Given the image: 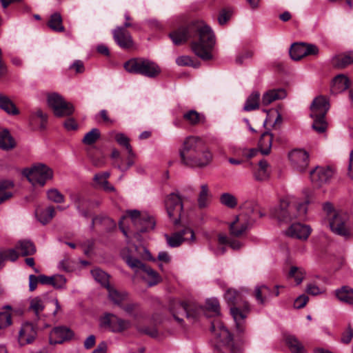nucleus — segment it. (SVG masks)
<instances>
[{"label":"nucleus","mask_w":353,"mask_h":353,"mask_svg":"<svg viewBox=\"0 0 353 353\" xmlns=\"http://www.w3.org/2000/svg\"><path fill=\"white\" fill-rule=\"evenodd\" d=\"M170 38L176 46L191 39V49L197 57L204 61L212 58L214 34L211 28L202 21H194L187 26L179 27L170 33Z\"/></svg>","instance_id":"f257e3e1"},{"label":"nucleus","mask_w":353,"mask_h":353,"mask_svg":"<svg viewBox=\"0 0 353 353\" xmlns=\"http://www.w3.org/2000/svg\"><path fill=\"white\" fill-rule=\"evenodd\" d=\"M179 156L182 164L192 168L205 167L213 158L204 139L197 136H189L184 139Z\"/></svg>","instance_id":"f03ea898"},{"label":"nucleus","mask_w":353,"mask_h":353,"mask_svg":"<svg viewBox=\"0 0 353 353\" xmlns=\"http://www.w3.org/2000/svg\"><path fill=\"white\" fill-rule=\"evenodd\" d=\"M308 201L298 203L294 199L281 201L279 207L271 211V215L279 222L288 223L294 219L303 218L307 212Z\"/></svg>","instance_id":"7ed1b4c3"},{"label":"nucleus","mask_w":353,"mask_h":353,"mask_svg":"<svg viewBox=\"0 0 353 353\" xmlns=\"http://www.w3.org/2000/svg\"><path fill=\"white\" fill-rule=\"evenodd\" d=\"M225 299L231 305L230 313L234 320L236 331L242 334L245 331V319L249 312L248 302L243 301L241 294L235 290L229 289L225 294Z\"/></svg>","instance_id":"20e7f679"},{"label":"nucleus","mask_w":353,"mask_h":353,"mask_svg":"<svg viewBox=\"0 0 353 353\" xmlns=\"http://www.w3.org/2000/svg\"><path fill=\"white\" fill-rule=\"evenodd\" d=\"M125 70L131 74H139L148 78H155L161 73L160 67L154 61L141 58H132L124 65Z\"/></svg>","instance_id":"39448f33"},{"label":"nucleus","mask_w":353,"mask_h":353,"mask_svg":"<svg viewBox=\"0 0 353 353\" xmlns=\"http://www.w3.org/2000/svg\"><path fill=\"white\" fill-rule=\"evenodd\" d=\"M126 214L127 215L123 216L119 222V228L126 237L128 236V231L123 225V221L127 218L130 219L138 233L146 232L154 228L155 222L153 218L146 213H141L137 210H128Z\"/></svg>","instance_id":"423d86ee"},{"label":"nucleus","mask_w":353,"mask_h":353,"mask_svg":"<svg viewBox=\"0 0 353 353\" xmlns=\"http://www.w3.org/2000/svg\"><path fill=\"white\" fill-rule=\"evenodd\" d=\"M201 310V308L192 301H174L170 305V312L179 323L183 322V316L195 319Z\"/></svg>","instance_id":"0eeeda50"},{"label":"nucleus","mask_w":353,"mask_h":353,"mask_svg":"<svg viewBox=\"0 0 353 353\" xmlns=\"http://www.w3.org/2000/svg\"><path fill=\"white\" fill-rule=\"evenodd\" d=\"M22 174L32 185L39 184L41 186L53 177L52 170L43 163H37L31 168H25Z\"/></svg>","instance_id":"6e6552de"},{"label":"nucleus","mask_w":353,"mask_h":353,"mask_svg":"<svg viewBox=\"0 0 353 353\" xmlns=\"http://www.w3.org/2000/svg\"><path fill=\"white\" fill-rule=\"evenodd\" d=\"M256 219L248 213H241L230 223V234L235 238L241 237L252 227Z\"/></svg>","instance_id":"1a4fd4ad"},{"label":"nucleus","mask_w":353,"mask_h":353,"mask_svg":"<svg viewBox=\"0 0 353 353\" xmlns=\"http://www.w3.org/2000/svg\"><path fill=\"white\" fill-rule=\"evenodd\" d=\"M166 211L174 225L180 223L181 214L183 208L182 199L178 193L168 194L165 200Z\"/></svg>","instance_id":"9d476101"},{"label":"nucleus","mask_w":353,"mask_h":353,"mask_svg":"<svg viewBox=\"0 0 353 353\" xmlns=\"http://www.w3.org/2000/svg\"><path fill=\"white\" fill-rule=\"evenodd\" d=\"M48 103L52 108L57 117H67L74 112L72 103L66 102L63 98L57 93H52L48 97Z\"/></svg>","instance_id":"9b49d317"},{"label":"nucleus","mask_w":353,"mask_h":353,"mask_svg":"<svg viewBox=\"0 0 353 353\" xmlns=\"http://www.w3.org/2000/svg\"><path fill=\"white\" fill-rule=\"evenodd\" d=\"M125 261L127 264L137 272H143L145 273L150 279L148 281V285L150 286L157 285L160 282L161 278L159 274L150 267L145 265L140 260L131 256H127L125 257Z\"/></svg>","instance_id":"f8f14e48"},{"label":"nucleus","mask_w":353,"mask_h":353,"mask_svg":"<svg viewBox=\"0 0 353 353\" xmlns=\"http://www.w3.org/2000/svg\"><path fill=\"white\" fill-rule=\"evenodd\" d=\"M102 327L108 328L112 332H121L130 327V322L122 319L113 314H106L100 319Z\"/></svg>","instance_id":"ddd939ff"},{"label":"nucleus","mask_w":353,"mask_h":353,"mask_svg":"<svg viewBox=\"0 0 353 353\" xmlns=\"http://www.w3.org/2000/svg\"><path fill=\"white\" fill-rule=\"evenodd\" d=\"M288 158L291 166L297 172H305L309 165L310 156L305 150L294 149L289 152Z\"/></svg>","instance_id":"4468645a"},{"label":"nucleus","mask_w":353,"mask_h":353,"mask_svg":"<svg viewBox=\"0 0 353 353\" xmlns=\"http://www.w3.org/2000/svg\"><path fill=\"white\" fill-rule=\"evenodd\" d=\"M165 238L168 245L171 248L179 247L183 241L194 242L195 241L194 232L190 228H185L172 235L165 234Z\"/></svg>","instance_id":"2eb2a0df"},{"label":"nucleus","mask_w":353,"mask_h":353,"mask_svg":"<svg viewBox=\"0 0 353 353\" xmlns=\"http://www.w3.org/2000/svg\"><path fill=\"white\" fill-rule=\"evenodd\" d=\"M74 332L65 326H59L52 329L49 335V343L51 345L61 344L71 340Z\"/></svg>","instance_id":"dca6fc26"},{"label":"nucleus","mask_w":353,"mask_h":353,"mask_svg":"<svg viewBox=\"0 0 353 353\" xmlns=\"http://www.w3.org/2000/svg\"><path fill=\"white\" fill-rule=\"evenodd\" d=\"M37 336V332L31 323H23L19 332L18 343L20 346H25L34 342Z\"/></svg>","instance_id":"f3484780"},{"label":"nucleus","mask_w":353,"mask_h":353,"mask_svg":"<svg viewBox=\"0 0 353 353\" xmlns=\"http://www.w3.org/2000/svg\"><path fill=\"white\" fill-rule=\"evenodd\" d=\"M331 230L340 236H347L350 235V229L347 225V217L341 214H334L329 221Z\"/></svg>","instance_id":"a211bd4d"},{"label":"nucleus","mask_w":353,"mask_h":353,"mask_svg":"<svg viewBox=\"0 0 353 353\" xmlns=\"http://www.w3.org/2000/svg\"><path fill=\"white\" fill-rule=\"evenodd\" d=\"M330 107L327 98L320 95L314 99L310 105V117H325Z\"/></svg>","instance_id":"6ab92c4d"},{"label":"nucleus","mask_w":353,"mask_h":353,"mask_svg":"<svg viewBox=\"0 0 353 353\" xmlns=\"http://www.w3.org/2000/svg\"><path fill=\"white\" fill-rule=\"evenodd\" d=\"M333 173V170L330 167H316L310 172V179L315 185L321 186L329 181Z\"/></svg>","instance_id":"aec40b11"},{"label":"nucleus","mask_w":353,"mask_h":353,"mask_svg":"<svg viewBox=\"0 0 353 353\" xmlns=\"http://www.w3.org/2000/svg\"><path fill=\"white\" fill-rule=\"evenodd\" d=\"M113 38L116 43L123 49H128L133 46V40L130 33L121 27H117L112 31Z\"/></svg>","instance_id":"412c9836"},{"label":"nucleus","mask_w":353,"mask_h":353,"mask_svg":"<svg viewBox=\"0 0 353 353\" xmlns=\"http://www.w3.org/2000/svg\"><path fill=\"white\" fill-rule=\"evenodd\" d=\"M211 332L219 342L224 345H230L232 343L233 337L229 330L221 323H212L211 326Z\"/></svg>","instance_id":"4be33fe9"},{"label":"nucleus","mask_w":353,"mask_h":353,"mask_svg":"<svg viewBox=\"0 0 353 353\" xmlns=\"http://www.w3.org/2000/svg\"><path fill=\"white\" fill-rule=\"evenodd\" d=\"M310 232L311 229L308 225L299 223L292 224L286 231L289 236L303 240L307 239Z\"/></svg>","instance_id":"5701e85b"},{"label":"nucleus","mask_w":353,"mask_h":353,"mask_svg":"<svg viewBox=\"0 0 353 353\" xmlns=\"http://www.w3.org/2000/svg\"><path fill=\"white\" fill-rule=\"evenodd\" d=\"M349 79L344 74L336 75L332 80L331 84V92L333 94L341 93L350 87Z\"/></svg>","instance_id":"b1692460"},{"label":"nucleus","mask_w":353,"mask_h":353,"mask_svg":"<svg viewBox=\"0 0 353 353\" xmlns=\"http://www.w3.org/2000/svg\"><path fill=\"white\" fill-rule=\"evenodd\" d=\"M286 97V92L283 89L270 90L265 92L262 97V104L268 105L273 101L283 99Z\"/></svg>","instance_id":"393cba45"},{"label":"nucleus","mask_w":353,"mask_h":353,"mask_svg":"<svg viewBox=\"0 0 353 353\" xmlns=\"http://www.w3.org/2000/svg\"><path fill=\"white\" fill-rule=\"evenodd\" d=\"M183 120L190 125H198L205 121V117L203 114L194 110H190L183 113Z\"/></svg>","instance_id":"a878e982"},{"label":"nucleus","mask_w":353,"mask_h":353,"mask_svg":"<svg viewBox=\"0 0 353 353\" xmlns=\"http://www.w3.org/2000/svg\"><path fill=\"white\" fill-rule=\"evenodd\" d=\"M16 146L13 137L7 129H0V148L8 151Z\"/></svg>","instance_id":"bb28decb"},{"label":"nucleus","mask_w":353,"mask_h":353,"mask_svg":"<svg viewBox=\"0 0 353 353\" xmlns=\"http://www.w3.org/2000/svg\"><path fill=\"white\" fill-rule=\"evenodd\" d=\"M217 241L219 245H228L234 250H240L243 244L234 236H228L225 234L219 233L217 236Z\"/></svg>","instance_id":"cd10ccee"},{"label":"nucleus","mask_w":353,"mask_h":353,"mask_svg":"<svg viewBox=\"0 0 353 353\" xmlns=\"http://www.w3.org/2000/svg\"><path fill=\"white\" fill-rule=\"evenodd\" d=\"M271 289L265 285H257L254 288V296L259 304L264 305L272 296Z\"/></svg>","instance_id":"c85d7f7f"},{"label":"nucleus","mask_w":353,"mask_h":353,"mask_svg":"<svg viewBox=\"0 0 353 353\" xmlns=\"http://www.w3.org/2000/svg\"><path fill=\"white\" fill-rule=\"evenodd\" d=\"M16 250L23 256L32 255L36 252L34 244L30 240H20L16 244Z\"/></svg>","instance_id":"c756f323"},{"label":"nucleus","mask_w":353,"mask_h":353,"mask_svg":"<svg viewBox=\"0 0 353 353\" xmlns=\"http://www.w3.org/2000/svg\"><path fill=\"white\" fill-rule=\"evenodd\" d=\"M332 65L335 68H344L350 64H353V52H348L333 57Z\"/></svg>","instance_id":"7c9ffc66"},{"label":"nucleus","mask_w":353,"mask_h":353,"mask_svg":"<svg viewBox=\"0 0 353 353\" xmlns=\"http://www.w3.org/2000/svg\"><path fill=\"white\" fill-rule=\"evenodd\" d=\"M109 299L115 305H121V303L128 298V293L125 291H119L110 285L107 288Z\"/></svg>","instance_id":"2f4dec72"},{"label":"nucleus","mask_w":353,"mask_h":353,"mask_svg":"<svg viewBox=\"0 0 353 353\" xmlns=\"http://www.w3.org/2000/svg\"><path fill=\"white\" fill-rule=\"evenodd\" d=\"M272 134L269 132H265L261 134L259 141V148L263 154L268 155L270 154L272 148Z\"/></svg>","instance_id":"473e14b6"},{"label":"nucleus","mask_w":353,"mask_h":353,"mask_svg":"<svg viewBox=\"0 0 353 353\" xmlns=\"http://www.w3.org/2000/svg\"><path fill=\"white\" fill-rule=\"evenodd\" d=\"M285 341L292 353H306L303 345L295 336L287 334Z\"/></svg>","instance_id":"72a5a7b5"},{"label":"nucleus","mask_w":353,"mask_h":353,"mask_svg":"<svg viewBox=\"0 0 353 353\" xmlns=\"http://www.w3.org/2000/svg\"><path fill=\"white\" fill-rule=\"evenodd\" d=\"M260 101V93L258 91L252 92L247 98L243 110L245 112H250L259 109Z\"/></svg>","instance_id":"f704fd0d"},{"label":"nucleus","mask_w":353,"mask_h":353,"mask_svg":"<svg viewBox=\"0 0 353 353\" xmlns=\"http://www.w3.org/2000/svg\"><path fill=\"white\" fill-rule=\"evenodd\" d=\"M336 297L342 302L353 304V289L348 286H343L336 290Z\"/></svg>","instance_id":"c9c22d12"},{"label":"nucleus","mask_w":353,"mask_h":353,"mask_svg":"<svg viewBox=\"0 0 353 353\" xmlns=\"http://www.w3.org/2000/svg\"><path fill=\"white\" fill-rule=\"evenodd\" d=\"M39 283L43 285H51L56 288H61L65 282L62 276H48L43 274L39 276Z\"/></svg>","instance_id":"e433bc0d"},{"label":"nucleus","mask_w":353,"mask_h":353,"mask_svg":"<svg viewBox=\"0 0 353 353\" xmlns=\"http://www.w3.org/2000/svg\"><path fill=\"white\" fill-rule=\"evenodd\" d=\"M14 183L11 181H0V204L12 196L11 189Z\"/></svg>","instance_id":"4c0bfd02"},{"label":"nucleus","mask_w":353,"mask_h":353,"mask_svg":"<svg viewBox=\"0 0 353 353\" xmlns=\"http://www.w3.org/2000/svg\"><path fill=\"white\" fill-rule=\"evenodd\" d=\"M37 217L43 225L49 223L55 215V210L53 206H48L45 210L36 212Z\"/></svg>","instance_id":"58836bf2"},{"label":"nucleus","mask_w":353,"mask_h":353,"mask_svg":"<svg viewBox=\"0 0 353 353\" xmlns=\"http://www.w3.org/2000/svg\"><path fill=\"white\" fill-rule=\"evenodd\" d=\"M210 194L207 184H203L201 186V191L198 196V205L199 208L208 207L210 202Z\"/></svg>","instance_id":"ea45409f"},{"label":"nucleus","mask_w":353,"mask_h":353,"mask_svg":"<svg viewBox=\"0 0 353 353\" xmlns=\"http://www.w3.org/2000/svg\"><path fill=\"white\" fill-rule=\"evenodd\" d=\"M48 26L54 31L62 32L65 28L62 24V17L59 13H54L51 15L48 23Z\"/></svg>","instance_id":"a19ab883"},{"label":"nucleus","mask_w":353,"mask_h":353,"mask_svg":"<svg viewBox=\"0 0 353 353\" xmlns=\"http://www.w3.org/2000/svg\"><path fill=\"white\" fill-rule=\"evenodd\" d=\"M0 108L6 111L8 114H17L19 110L15 105L4 95H0Z\"/></svg>","instance_id":"79ce46f5"},{"label":"nucleus","mask_w":353,"mask_h":353,"mask_svg":"<svg viewBox=\"0 0 353 353\" xmlns=\"http://www.w3.org/2000/svg\"><path fill=\"white\" fill-rule=\"evenodd\" d=\"M91 274L94 280L105 288H107L110 285L109 276L103 270L96 268L91 271Z\"/></svg>","instance_id":"37998d69"},{"label":"nucleus","mask_w":353,"mask_h":353,"mask_svg":"<svg viewBox=\"0 0 353 353\" xmlns=\"http://www.w3.org/2000/svg\"><path fill=\"white\" fill-rule=\"evenodd\" d=\"M304 43H294L290 49V55L293 60L299 61L305 57Z\"/></svg>","instance_id":"c03bdc74"},{"label":"nucleus","mask_w":353,"mask_h":353,"mask_svg":"<svg viewBox=\"0 0 353 353\" xmlns=\"http://www.w3.org/2000/svg\"><path fill=\"white\" fill-rule=\"evenodd\" d=\"M44 307L45 306L41 299L37 296L31 299L29 309L30 310H32L34 313L36 317L39 319L40 313L43 312Z\"/></svg>","instance_id":"a18cd8bd"},{"label":"nucleus","mask_w":353,"mask_h":353,"mask_svg":"<svg viewBox=\"0 0 353 353\" xmlns=\"http://www.w3.org/2000/svg\"><path fill=\"white\" fill-rule=\"evenodd\" d=\"M123 310L132 316L134 319H138L143 316V313L141 310L140 307L137 303H129L123 307Z\"/></svg>","instance_id":"49530a36"},{"label":"nucleus","mask_w":353,"mask_h":353,"mask_svg":"<svg viewBox=\"0 0 353 353\" xmlns=\"http://www.w3.org/2000/svg\"><path fill=\"white\" fill-rule=\"evenodd\" d=\"M220 202L222 205L233 209L237 205V199L232 194L228 192L223 193L220 196Z\"/></svg>","instance_id":"de8ad7c7"},{"label":"nucleus","mask_w":353,"mask_h":353,"mask_svg":"<svg viewBox=\"0 0 353 353\" xmlns=\"http://www.w3.org/2000/svg\"><path fill=\"white\" fill-rule=\"evenodd\" d=\"M100 136L101 134L99 130L97 128H92L85 134L82 142L85 145H92L100 138Z\"/></svg>","instance_id":"09e8293b"},{"label":"nucleus","mask_w":353,"mask_h":353,"mask_svg":"<svg viewBox=\"0 0 353 353\" xmlns=\"http://www.w3.org/2000/svg\"><path fill=\"white\" fill-rule=\"evenodd\" d=\"M305 272L304 270L296 266H292L288 273V277L293 278L296 285H299L303 281Z\"/></svg>","instance_id":"8fccbe9b"},{"label":"nucleus","mask_w":353,"mask_h":353,"mask_svg":"<svg viewBox=\"0 0 353 353\" xmlns=\"http://www.w3.org/2000/svg\"><path fill=\"white\" fill-rule=\"evenodd\" d=\"M325 117H312L314 120L312 128L318 133H323L327 128V123L325 119Z\"/></svg>","instance_id":"3c124183"},{"label":"nucleus","mask_w":353,"mask_h":353,"mask_svg":"<svg viewBox=\"0 0 353 353\" xmlns=\"http://www.w3.org/2000/svg\"><path fill=\"white\" fill-rule=\"evenodd\" d=\"M46 194L48 199L55 203H62L65 201L63 194L56 188L48 190Z\"/></svg>","instance_id":"603ef678"},{"label":"nucleus","mask_w":353,"mask_h":353,"mask_svg":"<svg viewBox=\"0 0 353 353\" xmlns=\"http://www.w3.org/2000/svg\"><path fill=\"white\" fill-rule=\"evenodd\" d=\"M115 139L120 145L123 146L128 150L129 154L132 152V149L130 144V140L124 134H117L115 137Z\"/></svg>","instance_id":"864d4df0"},{"label":"nucleus","mask_w":353,"mask_h":353,"mask_svg":"<svg viewBox=\"0 0 353 353\" xmlns=\"http://www.w3.org/2000/svg\"><path fill=\"white\" fill-rule=\"evenodd\" d=\"M232 10L230 8H223L220 11L218 17V22L220 25H225L231 18Z\"/></svg>","instance_id":"5fc2aeb1"},{"label":"nucleus","mask_w":353,"mask_h":353,"mask_svg":"<svg viewBox=\"0 0 353 353\" xmlns=\"http://www.w3.org/2000/svg\"><path fill=\"white\" fill-rule=\"evenodd\" d=\"M205 307L207 310L213 312L216 315L220 314V305L216 299L212 298L206 300Z\"/></svg>","instance_id":"6e6d98bb"},{"label":"nucleus","mask_w":353,"mask_h":353,"mask_svg":"<svg viewBox=\"0 0 353 353\" xmlns=\"http://www.w3.org/2000/svg\"><path fill=\"white\" fill-rule=\"evenodd\" d=\"M135 327L137 330L138 332L140 333L148 335L151 337H156L157 336L158 332L156 327H141L139 324H135Z\"/></svg>","instance_id":"4d7b16f0"},{"label":"nucleus","mask_w":353,"mask_h":353,"mask_svg":"<svg viewBox=\"0 0 353 353\" xmlns=\"http://www.w3.org/2000/svg\"><path fill=\"white\" fill-rule=\"evenodd\" d=\"M176 63L180 66H193L196 68L197 65L194 64L192 59L189 56H180L176 58Z\"/></svg>","instance_id":"13d9d810"},{"label":"nucleus","mask_w":353,"mask_h":353,"mask_svg":"<svg viewBox=\"0 0 353 353\" xmlns=\"http://www.w3.org/2000/svg\"><path fill=\"white\" fill-rule=\"evenodd\" d=\"M3 256V261L6 259L10 260L11 261H15L19 257V253L17 252V250L15 249H10L3 252H1Z\"/></svg>","instance_id":"bf43d9fd"},{"label":"nucleus","mask_w":353,"mask_h":353,"mask_svg":"<svg viewBox=\"0 0 353 353\" xmlns=\"http://www.w3.org/2000/svg\"><path fill=\"white\" fill-rule=\"evenodd\" d=\"M11 323V315L8 312H0V330L10 325Z\"/></svg>","instance_id":"052dcab7"},{"label":"nucleus","mask_w":353,"mask_h":353,"mask_svg":"<svg viewBox=\"0 0 353 353\" xmlns=\"http://www.w3.org/2000/svg\"><path fill=\"white\" fill-rule=\"evenodd\" d=\"M270 172L268 170H263L261 169H257L254 172V177L256 181H264L269 179Z\"/></svg>","instance_id":"680f3d73"},{"label":"nucleus","mask_w":353,"mask_h":353,"mask_svg":"<svg viewBox=\"0 0 353 353\" xmlns=\"http://www.w3.org/2000/svg\"><path fill=\"white\" fill-rule=\"evenodd\" d=\"M70 197L77 210H80V203H88V200L79 194H72Z\"/></svg>","instance_id":"e2e57ef3"},{"label":"nucleus","mask_w":353,"mask_h":353,"mask_svg":"<svg viewBox=\"0 0 353 353\" xmlns=\"http://www.w3.org/2000/svg\"><path fill=\"white\" fill-rule=\"evenodd\" d=\"M305 57L309 55H316L319 53V48L316 45L304 43Z\"/></svg>","instance_id":"0e129e2a"},{"label":"nucleus","mask_w":353,"mask_h":353,"mask_svg":"<svg viewBox=\"0 0 353 353\" xmlns=\"http://www.w3.org/2000/svg\"><path fill=\"white\" fill-rule=\"evenodd\" d=\"M323 211L327 214V218L329 221L331 218H332L334 214H339V213H336L332 205L330 202H326L323 205Z\"/></svg>","instance_id":"69168bd1"},{"label":"nucleus","mask_w":353,"mask_h":353,"mask_svg":"<svg viewBox=\"0 0 353 353\" xmlns=\"http://www.w3.org/2000/svg\"><path fill=\"white\" fill-rule=\"evenodd\" d=\"M353 338V329L348 326L347 330L344 332L341 336V342L345 344L350 343L352 339Z\"/></svg>","instance_id":"338daca9"},{"label":"nucleus","mask_w":353,"mask_h":353,"mask_svg":"<svg viewBox=\"0 0 353 353\" xmlns=\"http://www.w3.org/2000/svg\"><path fill=\"white\" fill-rule=\"evenodd\" d=\"M110 175V174L109 172L97 173L94 176V181L101 186V185H103V181L108 179Z\"/></svg>","instance_id":"774afa93"}]
</instances>
